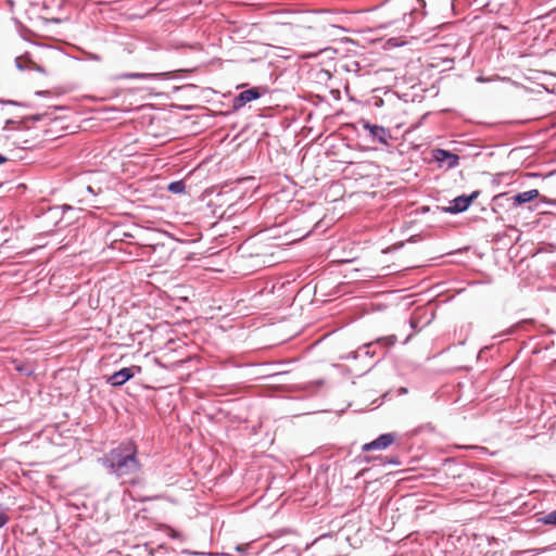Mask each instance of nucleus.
<instances>
[{
	"label": "nucleus",
	"instance_id": "1",
	"mask_svg": "<svg viewBox=\"0 0 556 556\" xmlns=\"http://www.w3.org/2000/svg\"><path fill=\"white\" fill-rule=\"evenodd\" d=\"M138 447L134 441L122 442L103 458V466L123 482L135 483L139 479L141 464L137 457Z\"/></svg>",
	"mask_w": 556,
	"mask_h": 556
},
{
	"label": "nucleus",
	"instance_id": "2",
	"mask_svg": "<svg viewBox=\"0 0 556 556\" xmlns=\"http://www.w3.org/2000/svg\"><path fill=\"white\" fill-rule=\"evenodd\" d=\"M399 437L394 432L390 433H383L379 435L376 440L365 443L362 446L363 452H370V451H383L387 450L390 445L395 443L397 441Z\"/></svg>",
	"mask_w": 556,
	"mask_h": 556
},
{
	"label": "nucleus",
	"instance_id": "3",
	"mask_svg": "<svg viewBox=\"0 0 556 556\" xmlns=\"http://www.w3.org/2000/svg\"><path fill=\"white\" fill-rule=\"evenodd\" d=\"M140 371V366L126 367L112 374L106 381L114 387H119L127 382L129 379H131L136 372Z\"/></svg>",
	"mask_w": 556,
	"mask_h": 556
},
{
	"label": "nucleus",
	"instance_id": "4",
	"mask_svg": "<svg viewBox=\"0 0 556 556\" xmlns=\"http://www.w3.org/2000/svg\"><path fill=\"white\" fill-rule=\"evenodd\" d=\"M479 195V191H473L470 195H459L452 201L451 206L444 208L445 212L456 214L466 211L472 201Z\"/></svg>",
	"mask_w": 556,
	"mask_h": 556
},
{
	"label": "nucleus",
	"instance_id": "5",
	"mask_svg": "<svg viewBox=\"0 0 556 556\" xmlns=\"http://www.w3.org/2000/svg\"><path fill=\"white\" fill-rule=\"evenodd\" d=\"M433 157L441 164H446L447 168H453L458 164V155L451 153L443 149H437L433 151Z\"/></svg>",
	"mask_w": 556,
	"mask_h": 556
},
{
	"label": "nucleus",
	"instance_id": "6",
	"mask_svg": "<svg viewBox=\"0 0 556 556\" xmlns=\"http://www.w3.org/2000/svg\"><path fill=\"white\" fill-rule=\"evenodd\" d=\"M261 94H262L261 90L257 87L244 90V91L240 92L235 98V105L236 106H243L247 103H249V102H251L253 100L258 99L261 97Z\"/></svg>",
	"mask_w": 556,
	"mask_h": 556
},
{
	"label": "nucleus",
	"instance_id": "7",
	"mask_svg": "<svg viewBox=\"0 0 556 556\" xmlns=\"http://www.w3.org/2000/svg\"><path fill=\"white\" fill-rule=\"evenodd\" d=\"M152 250L154 253H160V256L156 260H154L156 266H162L170 262L173 251H170L164 244L154 245Z\"/></svg>",
	"mask_w": 556,
	"mask_h": 556
},
{
	"label": "nucleus",
	"instance_id": "8",
	"mask_svg": "<svg viewBox=\"0 0 556 556\" xmlns=\"http://www.w3.org/2000/svg\"><path fill=\"white\" fill-rule=\"evenodd\" d=\"M539 197V191L536 189H531L525 192H520L511 198L514 205H521L523 203L530 202Z\"/></svg>",
	"mask_w": 556,
	"mask_h": 556
},
{
	"label": "nucleus",
	"instance_id": "9",
	"mask_svg": "<svg viewBox=\"0 0 556 556\" xmlns=\"http://www.w3.org/2000/svg\"><path fill=\"white\" fill-rule=\"evenodd\" d=\"M365 128L368 129L374 137H377L380 142H387V131L383 127L378 125L366 124Z\"/></svg>",
	"mask_w": 556,
	"mask_h": 556
},
{
	"label": "nucleus",
	"instance_id": "10",
	"mask_svg": "<svg viewBox=\"0 0 556 556\" xmlns=\"http://www.w3.org/2000/svg\"><path fill=\"white\" fill-rule=\"evenodd\" d=\"M168 191L173 193H181L185 190V184L184 181H173L167 187Z\"/></svg>",
	"mask_w": 556,
	"mask_h": 556
},
{
	"label": "nucleus",
	"instance_id": "11",
	"mask_svg": "<svg viewBox=\"0 0 556 556\" xmlns=\"http://www.w3.org/2000/svg\"><path fill=\"white\" fill-rule=\"evenodd\" d=\"M396 342V337L395 336H388V337H384V338H380L378 340V343L379 344H382V345H386V346H392L394 345Z\"/></svg>",
	"mask_w": 556,
	"mask_h": 556
},
{
	"label": "nucleus",
	"instance_id": "12",
	"mask_svg": "<svg viewBox=\"0 0 556 556\" xmlns=\"http://www.w3.org/2000/svg\"><path fill=\"white\" fill-rule=\"evenodd\" d=\"M543 523L545 525H553L556 526V510L551 511L546 516H544L542 519Z\"/></svg>",
	"mask_w": 556,
	"mask_h": 556
},
{
	"label": "nucleus",
	"instance_id": "13",
	"mask_svg": "<svg viewBox=\"0 0 556 556\" xmlns=\"http://www.w3.org/2000/svg\"><path fill=\"white\" fill-rule=\"evenodd\" d=\"M9 520L7 510L0 505V528L3 527Z\"/></svg>",
	"mask_w": 556,
	"mask_h": 556
},
{
	"label": "nucleus",
	"instance_id": "14",
	"mask_svg": "<svg viewBox=\"0 0 556 556\" xmlns=\"http://www.w3.org/2000/svg\"><path fill=\"white\" fill-rule=\"evenodd\" d=\"M146 77L144 74L131 73V74H123L119 78H142Z\"/></svg>",
	"mask_w": 556,
	"mask_h": 556
},
{
	"label": "nucleus",
	"instance_id": "15",
	"mask_svg": "<svg viewBox=\"0 0 556 556\" xmlns=\"http://www.w3.org/2000/svg\"><path fill=\"white\" fill-rule=\"evenodd\" d=\"M236 549L239 551V552H243V551L247 549V546L238 545V546H236Z\"/></svg>",
	"mask_w": 556,
	"mask_h": 556
},
{
	"label": "nucleus",
	"instance_id": "16",
	"mask_svg": "<svg viewBox=\"0 0 556 556\" xmlns=\"http://www.w3.org/2000/svg\"><path fill=\"white\" fill-rule=\"evenodd\" d=\"M5 161H7V157H4V156H2V155L0 154V164H3Z\"/></svg>",
	"mask_w": 556,
	"mask_h": 556
}]
</instances>
